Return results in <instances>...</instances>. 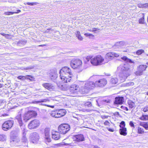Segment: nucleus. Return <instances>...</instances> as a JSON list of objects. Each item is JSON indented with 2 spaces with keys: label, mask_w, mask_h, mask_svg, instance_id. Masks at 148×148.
<instances>
[{
  "label": "nucleus",
  "mask_w": 148,
  "mask_h": 148,
  "mask_svg": "<svg viewBox=\"0 0 148 148\" xmlns=\"http://www.w3.org/2000/svg\"><path fill=\"white\" fill-rule=\"evenodd\" d=\"M13 125V121L8 120L5 121L3 124L2 129L4 130H7L10 129Z\"/></svg>",
  "instance_id": "9b49d317"
},
{
  "label": "nucleus",
  "mask_w": 148,
  "mask_h": 148,
  "mask_svg": "<svg viewBox=\"0 0 148 148\" xmlns=\"http://www.w3.org/2000/svg\"><path fill=\"white\" fill-rule=\"evenodd\" d=\"M50 129L48 128H46L45 129V136H50L49 131Z\"/></svg>",
  "instance_id": "cd10ccee"
},
{
  "label": "nucleus",
  "mask_w": 148,
  "mask_h": 148,
  "mask_svg": "<svg viewBox=\"0 0 148 148\" xmlns=\"http://www.w3.org/2000/svg\"><path fill=\"white\" fill-rule=\"evenodd\" d=\"M143 127L147 130H148V124H144Z\"/></svg>",
  "instance_id": "8fccbe9b"
},
{
  "label": "nucleus",
  "mask_w": 148,
  "mask_h": 148,
  "mask_svg": "<svg viewBox=\"0 0 148 148\" xmlns=\"http://www.w3.org/2000/svg\"><path fill=\"white\" fill-rule=\"evenodd\" d=\"M104 61V59L101 55H97L93 58L90 56L87 57L85 60V64L86 66L90 65V63L94 66H98L101 65Z\"/></svg>",
  "instance_id": "7ed1b4c3"
},
{
  "label": "nucleus",
  "mask_w": 148,
  "mask_h": 148,
  "mask_svg": "<svg viewBox=\"0 0 148 148\" xmlns=\"http://www.w3.org/2000/svg\"><path fill=\"white\" fill-rule=\"evenodd\" d=\"M31 139L32 140L36 141L37 140V134L36 132L33 133L31 135Z\"/></svg>",
  "instance_id": "b1692460"
},
{
  "label": "nucleus",
  "mask_w": 148,
  "mask_h": 148,
  "mask_svg": "<svg viewBox=\"0 0 148 148\" xmlns=\"http://www.w3.org/2000/svg\"><path fill=\"white\" fill-rule=\"evenodd\" d=\"M144 131L143 128L139 127L138 128V134H142L144 133Z\"/></svg>",
  "instance_id": "c9c22d12"
},
{
  "label": "nucleus",
  "mask_w": 148,
  "mask_h": 148,
  "mask_svg": "<svg viewBox=\"0 0 148 148\" xmlns=\"http://www.w3.org/2000/svg\"><path fill=\"white\" fill-rule=\"evenodd\" d=\"M130 125L131 127H134V122L132 121H130Z\"/></svg>",
  "instance_id": "3c124183"
},
{
  "label": "nucleus",
  "mask_w": 148,
  "mask_h": 148,
  "mask_svg": "<svg viewBox=\"0 0 148 148\" xmlns=\"http://www.w3.org/2000/svg\"><path fill=\"white\" fill-rule=\"evenodd\" d=\"M16 119L18 122L20 126L21 127L22 126L23 124V123L22 120L21 113V112H19L18 113V115L16 117Z\"/></svg>",
  "instance_id": "412c9836"
},
{
  "label": "nucleus",
  "mask_w": 148,
  "mask_h": 148,
  "mask_svg": "<svg viewBox=\"0 0 148 148\" xmlns=\"http://www.w3.org/2000/svg\"><path fill=\"white\" fill-rule=\"evenodd\" d=\"M74 141L77 142L82 141L84 140V138L82 134H78L74 136L73 137Z\"/></svg>",
  "instance_id": "2eb2a0df"
},
{
  "label": "nucleus",
  "mask_w": 148,
  "mask_h": 148,
  "mask_svg": "<svg viewBox=\"0 0 148 148\" xmlns=\"http://www.w3.org/2000/svg\"><path fill=\"white\" fill-rule=\"evenodd\" d=\"M144 16L143 15V17L140 18L139 20V23L140 24H144Z\"/></svg>",
  "instance_id": "473e14b6"
},
{
  "label": "nucleus",
  "mask_w": 148,
  "mask_h": 148,
  "mask_svg": "<svg viewBox=\"0 0 148 148\" xmlns=\"http://www.w3.org/2000/svg\"><path fill=\"white\" fill-rule=\"evenodd\" d=\"M91 103L90 102H88L84 104L85 106L86 107H90L91 106Z\"/></svg>",
  "instance_id": "4c0bfd02"
},
{
  "label": "nucleus",
  "mask_w": 148,
  "mask_h": 148,
  "mask_svg": "<svg viewBox=\"0 0 148 148\" xmlns=\"http://www.w3.org/2000/svg\"><path fill=\"white\" fill-rule=\"evenodd\" d=\"M140 119L143 120H148V115H143Z\"/></svg>",
  "instance_id": "2f4dec72"
},
{
  "label": "nucleus",
  "mask_w": 148,
  "mask_h": 148,
  "mask_svg": "<svg viewBox=\"0 0 148 148\" xmlns=\"http://www.w3.org/2000/svg\"><path fill=\"white\" fill-rule=\"evenodd\" d=\"M52 137L54 140H58L61 138L60 132L56 131L53 130L52 132Z\"/></svg>",
  "instance_id": "dca6fc26"
},
{
  "label": "nucleus",
  "mask_w": 148,
  "mask_h": 148,
  "mask_svg": "<svg viewBox=\"0 0 148 148\" xmlns=\"http://www.w3.org/2000/svg\"><path fill=\"white\" fill-rule=\"evenodd\" d=\"M95 87V83L92 81H87L86 82L84 86V89L82 90V92H86L90 88Z\"/></svg>",
  "instance_id": "6e6552de"
},
{
  "label": "nucleus",
  "mask_w": 148,
  "mask_h": 148,
  "mask_svg": "<svg viewBox=\"0 0 148 148\" xmlns=\"http://www.w3.org/2000/svg\"><path fill=\"white\" fill-rule=\"evenodd\" d=\"M26 42L25 40H21L19 41L17 43V45L19 46H22L25 45Z\"/></svg>",
  "instance_id": "bb28decb"
},
{
  "label": "nucleus",
  "mask_w": 148,
  "mask_h": 148,
  "mask_svg": "<svg viewBox=\"0 0 148 148\" xmlns=\"http://www.w3.org/2000/svg\"><path fill=\"white\" fill-rule=\"evenodd\" d=\"M25 4H27L30 5H36V2H26V3H25Z\"/></svg>",
  "instance_id": "58836bf2"
},
{
  "label": "nucleus",
  "mask_w": 148,
  "mask_h": 148,
  "mask_svg": "<svg viewBox=\"0 0 148 148\" xmlns=\"http://www.w3.org/2000/svg\"><path fill=\"white\" fill-rule=\"evenodd\" d=\"M37 126V120L36 119L33 120L29 123L28 127L29 129H32L36 128Z\"/></svg>",
  "instance_id": "aec40b11"
},
{
  "label": "nucleus",
  "mask_w": 148,
  "mask_h": 148,
  "mask_svg": "<svg viewBox=\"0 0 148 148\" xmlns=\"http://www.w3.org/2000/svg\"><path fill=\"white\" fill-rule=\"evenodd\" d=\"M118 82V79L117 78H112L110 80V82L113 84H116Z\"/></svg>",
  "instance_id": "a878e982"
},
{
  "label": "nucleus",
  "mask_w": 148,
  "mask_h": 148,
  "mask_svg": "<svg viewBox=\"0 0 148 148\" xmlns=\"http://www.w3.org/2000/svg\"><path fill=\"white\" fill-rule=\"evenodd\" d=\"M66 113V110L64 109H62L58 111H52L51 113V116L54 117L58 118L64 116Z\"/></svg>",
  "instance_id": "20e7f679"
},
{
  "label": "nucleus",
  "mask_w": 148,
  "mask_h": 148,
  "mask_svg": "<svg viewBox=\"0 0 148 148\" xmlns=\"http://www.w3.org/2000/svg\"><path fill=\"white\" fill-rule=\"evenodd\" d=\"M82 61L78 59H73L70 62L71 67L74 69L80 68L82 66Z\"/></svg>",
  "instance_id": "423d86ee"
},
{
  "label": "nucleus",
  "mask_w": 148,
  "mask_h": 148,
  "mask_svg": "<svg viewBox=\"0 0 148 148\" xmlns=\"http://www.w3.org/2000/svg\"><path fill=\"white\" fill-rule=\"evenodd\" d=\"M21 12V10H17V12H5V14L6 15H10L11 14H13L14 13H17L18 12Z\"/></svg>",
  "instance_id": "c85d7f7f"
},
{
  "label": "nucleus",
  "mask_w": 148,
  "mask_h": 148,
  "mask_svg": "<svg viewBox=\"0 0 148 148\" xmlns=\"http://www.w3.org/2000/svg\"><path fill=\"white\" fill-rule=\"evenodd\" d=\"M144 50L142 49L138 50L136 51V53L137 55H140L144 52Z\"/></svg>",
  "instance_id": "e433bc0d"
},
{
  "label": "nucleus",
  "mask_w": 148,
  "mask_h": 148,
  "mask_svg": "<svg viewBox=\"0 0 148 148\" xmlns=\"http://www.w3.org/2000/svg\"><path fill=\"white\" fill-rule=\"evenodd\" d=\"M124 102V98L122 97H116L115 98L114 103V104H122Z\"/></svg>",
  "instance_id": "a211bd4d"
},
{
  "label": "nucleus",
  "mask_w": 148,
  "mask_h": 148,
  "mask_svg": "<svg viewBox=\"0 0 148 148\" xmlns=\"http://www.w3.org/2000/svg\"><path fill=\"white\" fill-rule=\"evenodd\" d=\"M137 6L139 8H144V4H137Z\"/></svg>",
  "instance_id": "37998d69"
},
{
  "label": "nucleus",
  "mask_w": 148,
  "mask_h": 148,
  "mask_svg": "<svg viewBox=\"0 0 148 148\" xmlns=\"http://www.w3.org/2000/svg\"><path fill=\"white\" fill-rule=\"evenodd\" d=\"M23 136L22 138V140L23 142H26L27 141V139L25 136L26 135V133L25 132H23Z\"/></svg>",
  "instance_id": "f704fd0d"
},
{
  "label": "nucleus",
  "mask_w": 148,
  "mask_h": 148,
  "mask_svg": "<svg viewBox=\"0 0 148 148\" xmlns=\"http://www.w3.org/2000/svg\"><path fill=\"white\" fill-rule=\"evenodd\" d=\"M36 112L33 110H29L25 112L23 115L24 120L25 121H27L32 117L36 115Z\"/></svg>",
  "instance_id": "0eeeda50"
},
{
  "label": "nucleus",
  "mask_w": 148,
  "mask_h": 148,
  "mask_svg": "<svg viewBox=\"0 0 148 148\" xmlns=\"http://www.w3.org/2000/svg\"><path fill=\"white\" fill-rule=\"evenodd\" d=\"M6 136L4 134L0 135V140L4 141L6 140Z\"/></svg>",
  "instance_id": "7c9ffc66"
},
{
  "label": "nucleus",
  "mask_w": 148,
  "mask_h": 148,
  "mask_svg": "<svg viewBox=\"0 0 148 148\" xmlns=\"http://www.w3.org/2000/svg\"><path fill=\"white\" fill-rule=\"evenodd\" d=\"M110 100L107 99H103L102 100L103 103H104V104H106V103H109L110 102Z\"/></svg>",
  "instance_id": "72a5a7b5"
},
{
  "label": "nucleus",
  "mask_w": 148,
  "mask_h": 148,
  "mask_svg": "<svg viewBox=\"0 0 148 148\" xmlns=\"http://www.w3.org/2000/svg\"><path fill=\"white\" fill-rule=\"evenodd\" d=\"M106 58H107L109 57H113V52H109L107 53L105 56Z\"/></svg>",
  "instance_id": "c756f323"
},
{
  "label": "nucleus",
  "mask_w": 148,
  "mask_h": 148,
  "mask_svg": "<svg viewBox=\"0 0 148 148\" xmlns=\"http://www.w3.org/2000/svg\"><path fill=\"white\" fill-rule=\"evenodd\" d=\"M148 111V106H146L143 109V111L144 112H146Z\"/></svg>",
  "instance_id": "603ef678"
},
{
  "label": "nucleus",
  "mask_w": 148,
  "mask_h": 148,
  "mask_svg": "<svg viewBox=\"0 0 148 148\" xmlns=\"http://www.w3.org/2000/svg\"><path fill=\"white\" fill-rule=\"evenodd\" d=\"M144 8H148V3L144 4Z\"/></svg>",
  "instance_id": "e2e57ef3"
},
{
  "label": "nucleus",
  "mask_w": 148,
  "mask_h": 148,
  "mask_svg": "<svg viewBox=\"0 0 148 148\" xmlns=\"http://www.w3.org/2000/svg\"><path fill=\"white\" fill-rule=\"evenodd\" d=\"M107 80L105 79H102L97 80L95 82V87H103L107 84Z\"/></svg>",
  "instance_id": "1a4fd4ad"
},
{
  "label": "nucleus",
  "mask_w": 148,
  "mask_h": 148,
  "mask_svg": "<svg viewBox=\"0 0 148 148\" xmlns=\"http://www.w3.org/2000/svg\"><path fill=\"white\" fill-rule=\"evenodd\" d=\"M99 77V76H98L97 75H95L93 76V77H94V78L95 79V78H97V77Z\"/></svg>",
  "instance_id": "338daca9"
},
{
  "label": "nucleus",
  "mask_w": 148,
  "mask_h": 148,
  "mask_svg": "<svg viewBox=\"0 0 148 148\" xmlns=\"http://www.w3.org/2000/svg\"><path fill=\"white\" fill-rule=\"evenodd\" d=\"M114 115L115 116H116V115H118V116H120V114H119V113L118 112H114Z\"/></svg>",
  "instance_id": "bf43d9fd"
},
{
  "label": "nucleus",
  "mask_w": 148,
  "mask_h": 148,
  "mask_svg": "<svg viewBox=\"0 0 148 148\" xmlns=\"http://www.w3.org/2000/svg\"><path fill=\"white\" fill-rule=\"evenodd\" d=\"M50 29H47V30H46V32H48L49 31V30H50Z\"/></svg>",
  "instance_id": "774afa93"
},
{
  "label": "nucleus",
  "mask_w": 148,
  "mask_h": 148,
  "mask_svg": "<svg viewBox=\"0 0 148 148\" xmlns=\"http://www.w3.org/2000/svg\"><path fill=\"white\" fill-rule=\"evenodd\" d=\"M94 148H100L97 146L95 145V146L94 147Z\"/></svg>",
  "instance_id": "69168bd1"
},
{
  "label": "nucleus",
  "mask_w": 148,
  "mask_h": 148,
  "mask_svg": "<svg viewBox=\"0 0 148 148\" xmlns=\"http://www.w3.org/2000/svg\"><path fill=\"white\" fill-rule=\"evenodd\" d=\"M56 84L58 87L63 90H65L66 89V87L64 85L62 84L60 82L56 81Z\"/></svg>",
  "instance_id": "4be33fe9"
},
{
  "label": "nucleus",
  "mask_w": 148,
  "mask_h": 148,
  "mask_svg": "<svg viewBox=\"0 0 148 148\" xmlns=\"http://www.w3.org/2000/svg\"><path fill=\"white\" fill-rule=\"evenodd\" d=\"M134 85V83L133 82H129L126 84L127 86H132Z\"/></svg>",
  "instance_id": "79ce46f5"
},
{
  "label": "nucleus",
  "mask_w": 148,
  "mask_h": 148,
  "mask_svg": "<svg viewBox=\"0 0 148 148\" xmlns=\"http://www.w3.org/2000/svg\"><path fill=\"white\" fill-rule=\"evenodd\" d=\"M78 38L79 40H83V38L80 35L79 36L77 37Z\"/></svg>",
  "instance_id": "13d9d810"
},
{
  "label": "nucleus",
  "mask_w": 148,
  "mask_h": 148,
  "mask_svg": "<svg viewBox=\"0 0 148 148\" xmlns=\"http://www.w3.org/2000/svg\"><path fill=\"white\" fill-rule=\"evenodd\" d=\"M42 85L45 88L50 90H52L55 89L54 86L51 83H44L42 84Z\"/></svg>",
  "instance_id": "6ab92c4d"
},
{
  "label": "nucleus",
  "mask_w": 148,
  "mask_h": 148,
  "mask_svg": "<svg viewBox=\"0 0 148 148\" xmlns=\"http://www.w3.org/2000/svg\"><path fill=\"white\" fill-rule=\"evenodd\" d=\"M119 55L118 53H113V57H117L119 56Z\"/></svg>",
  "instance_id": "864d4df0"
},
{
  "label": "nucleus",
  "mask_w": 148,
  "mask_h": 148,
  "mask_svg": "<svg viewBox=\"0 0 148 148\" xmlns=\"http://www.w3.org/2000/svg\"><path fill=\"white\" fill-rule=\"evenodd\" d=\"M45 140L46 141L49 143L51 142V139L50 138V136H45Z\"/></svg>",
  "instance_id": "a19ab883"
},
{
  "label": "nucleus",
  "mask_w": 148,
  "mask_h": 148,
  "mask_svg": "<svg viewBox=\"0 0 148 148\" xmlns=\"http://www.w3.org/2000/svg\"><path fill=\"white\" fill-rule=\"evenodd\" d=\"M49 99H51L50 98H47L45 99H41L40 100H39L38 101V103H39V105H44L45 106H48L49 107H50L51 108H54V106H50L49 105H47L46 104L44 103L43 102H46L47 101H50Z\"/></svg>",
  "instance_id": "f3484780"
},
{
  "label": "nucleus",
  "mask_w": 148,
  "mask_h": 148,
  "mask_svg": "<svg viewBox=\"0 0 148 148\" xmlns=\"http://www.w3.org/2000/svg\"><path fill=\"white\" fill-rule=\"evenodd\" d=\"M121 58L126 62L125 64L120 65L118 67V69H120L123 73L125 74L123 77V80H124L127 78V77L130 75L131 72V69L130 68V66L128 63L132 64H133L134 62L133 61L125 56H124L121 57Z\"/></svg>",
  "instance_id": "f03ea898"
},
{
  "label": "nucleus",
  "mask_w": 148,
  "mask_h": 148,
  "mask_svg": "<svg viewBox=\"0 0 148 148\" xmlns=\"http://www.w3.org/2000/svg\"><path fill=\"white\" fill-rule=\"evenodd\" d=\"M122 43V42L121 41L119 42H117L116 43L115 45L116 46H119Z\"/></svg>",
  "instance_id": "4d7b16f0"
},
{
  "label": "nucleus",
  "mask_w": 148,
  "mask_h": 148,
  "mask_svg": "<svg viewBox=\"0 0 148 148\" xmlns=\"http://www.w3.org/2000/svg\"><path fill=\"white\" fill-rule=\"evenodd\" d=\"M76 36L77 37L80 35V32L79 31H77L76 33Z\"/></svg>",
  "instance_id": "5fc2aeb1"
},
{
  "label": "nucleus",
  "mask_w": 148,
  "mask_h": 148,
  "mask_svg": "<svg viewBox=\"0 0 148 148\" xmlns=\"http://www.w3.org/2000/svg\"><path fill=\"white\" fill-rule=\"evenodd\" d=\"M128 104L129 105L130 108H132L135 107V103L131 100H129L128 101Z\"/></svg>",
  "instance_id": "393cba45"
},
{
  "label": "nucleus",
  "mask_w": 148,
  "mask_h": 148,
  "mask_svg": "<svg viewBox=\"0 0 148 148\" xmlns=\"http://www.w3.org/2000/svg\"><path fill=\"white\" fill-rule=\"evenodd\" d=\"M99 30V29H95V28H93L92 29V31L93 32H95L97 31V30Z\"/></svg>",
  "instance_id": "0e129e2a"
},
{
  "label": "nucleus",
  "mask_w": 148,
  "mask_h": 148,
  "mask_svg": "<svg viewBox=\"0 0 148 148\" xmlns=\"http://www.w3.org/2000/svg\"><path fill=\"white\" fill-rule=\"evenodd\" d=\"M121 109H122L124 110H125L126 111L128 110V108L127 107H125L124 106H121Z\"/></svg>",
  "instance_id": "de8ad7c7"
},
{
  "label": "nucleus",
  "mask_w": 148,
  "mask_h": 148,
  "mask_svg": "<svg viewBox=\"0 0 148 148\" xmlns=\"http://www.w3.org/2000/svg\"><path fill=\"white\" fill-rule=\"evenodd\" d=\"M104 124L105 125H110V123L108 121H106L104 123Z\"/></svg>",
  "instance_id": "49530a36"
},
{
  "label": "nucleus",
  "mask_w": 148,
  "mask_h": 148,
  "mask_svg": "<svg viewBox=\"0 0 148 148\" xmlns=\"http://www.w3.org/2000/svg\"><path fill=\"white\" fill-rule=\"evenodd\" d=\"M107 129L110 132H113L114 131V130L113 129L111 128H107Z\"/></svg>",
  "instance_id": "052dcab7"
},
{
  "label": "nucleus",
  "mask_w": 148,
  "mask_h": 148,
  "mask_svg": "<svg viewBox=\"0 0 148 148\" xmlns=\"http://www.w3.org/2000/svg\"><path fill=\"white\" fill-rule=\"evenodd\" d=\"M109 116H108L101 115V118L102 119H108Z\"/></svg>",
  "instance_id": "09e8293b"
},
{
  "label": "nucleus",
  "mask_w": 148,
  "mask_h": 148,
  "mask_svg": "<svg viewBox=\"0 0 148 148\" xmlns=\"http://www.w3.org/2000/svg\"><path fill=\"white\" fill-rule=\"evenodd\" d=\"M49 75L50 79L53 81L55 80L58 77L57 71L56 70H51Z\"/></svg>",
  "instance_id": "ddd939ff"
},
{
  "label": "nucleus",
  "mask_w": 148,
  "mask_h": 148,
  "mask_svg": "<svg viewBox=\"0 0 148 148\" xmlns=\"http://www.w3.org/2000/svg\"><path fill=\"white\" fill-rule=\"evenodd\" d=\"M63 145H65V146L69 145V146H72L73 145L72 144V143H65L63 144Z\"/></svg>",
  "instance_id": "6e6d98bb"
},
{
  "label": "nucleus",
  "mask_w": 148,
  "mask_h": 148,
  "mask_svg": "<svg viewBox=\"0 0 148 148\" xmlns=\"http://www.w3.org/2000/svg\"><path fill=\"white\" fill-rule=\"evenodd\" d=\"M70 129L69 125L67 124H62L58 127V130L61 134H64L67 133Z\"/></svg>",
  "instance_id": "39448f33"
},
{
  "label": "nucleus",
  "mask_w": 148,
  "mask_h": 148,
  "mask_svg": "<svg viewBox=\"0 0 148 148\" xmlns=\"http://www.w3.org/2000/svg\"><path fill=\"white\" fill-rule=\"evenodd\" d=\"M60 78L62 81L68 84L73 82L72 79L73 74L71 69L68 67H62L60 71Z\"/></svg>",
  "instance_id": "f257e3e1"
},
{
  "label": "nucleus",
  "mask_w": 148,
  "mask_h": 148,
  "mask_svg": "<svg viewBox=\"0 0 148 148\" xmlns=\"http://www.w3.org/2000/svg\"><path fill=\"white\" fill-rule=\"evenodd\" d=\"M126 131V128L124 127L121 128L119 130V132L120 134L121 135L124 136L126 135L127 134Z\"/></svg>",
  "instance_id": "5701e85b"
},
{
  "label": "nucleus",
  "mask_w": 148,
  "mask_h": 148,
  "mask_svg": "<svg viewBox=\"0 0 148 148\" xmlns=\"http://www.w3.org/2000/svg\"><path fill=\"white\" fill-rule=\"evenodd\" d=\"M84 35L86 36H94V35H93L92 34H90V33H85L84 34Z\"/></svg>",
  "instance_id": "a18cd8bd"
},
{
  "label": "nucleus",
  "mask_w": 148,
  "mask_h": 148,
  "mask_svg": "<svg viewBox=\"0 0 148 148\" xmlns=\"http://www.w3.org/2000/svg\"><path fill=\"white\" fill-rule=\"evenodd\" d=\"M11 134L12 135H12L11 136V139L12 141L15 142V143H18L20 141V139L18 136L17 132L13 131L11 132Z\"/></svg>",
  "instance_id": "4468645a"
},
{
  "label": "nucleus",
  "mask_w": 148,
  "mask_h": 148,
  "mask_svg": "<svg viewBox=\"0 0 148 148\" xmlns=\"http://www.w3.org/2000/svg\"><path fill=\"white\" fill-rule=\"evenodd\" d=\"M125 122L124 121H122L120 123L119 126L120 128L122 127H125Z\"/></svg>",
  "instance_id": "ea45409f"
},
{
  "label": "nucleus",
  "mask_w": 148,
  "mask_h": 148,
  "mask_svg": "<svg viewBox=\"0 0 148 148\" xmlns=\"http://www.w3.org/2000/svg\"><path fill=\"white\" fill-rule=\"evenodd\" d=\"M80 90L79 86L75 84L71 85L69 89L71 93L75 95L80 92Z\"/></svg>",
  "instance_id": "9d476101"
},
{
  "label": "nucleus",
  "mask_w": 148,
  "mask_h": 148,
  "mask_svg": "<svg viewBox=\"0 0 148 148\" xmlns=\"http://www.w3.org/2000/svg\"><path fill=\"white\" fill-rule=\"evenodd\" d=\"M147 66L146 65H140L138 67V70L135 74L136 75H142L143 72L145 71Z\"/></svg>",
  "instance_id": "f8f14e48"
},
{
  "label": "nucleus",
  "mask_w": 148,
  "mask_h": 148,
  "mask_svg": "<svg viewBox=\"0 0 148 148\" xmlns=\"http://www.w3.org/2000/svg\"><path fill=\"white\" fill-rule=\"evenodd\" d=\"M3 36H5V37H7V36H9L10 35L9 34H6L3 33L1 34Z\"/></svg>",
  "instance_id": "680f3d73"
},
{
  "label": "nucleus",
  "mask_w": 148,
  "mask_h": 148,
  "mask_svg": "<svg viewBox=\"0 0 148 148\" xmlns=\"http://www.w3.org/2000/svg\"><path fill=\"white\" fill-rule=\"evenodd\" d=\"M17 78L18 79L21 80H23L25 79V77L23 76H19L17 77Z\"/></svg>",
  "instance_id": "c03bdc74"
}]
</instances>
